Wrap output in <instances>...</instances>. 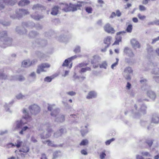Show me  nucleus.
I'll list each match as a JSON object with an SVG mask.
<instances>
[{"label": "nucleus", "instance_id": "0eeeda50", "mask_svg": "<svg viewBox=\"0 0 159 159\" xmlns=\"http://www.w3.org/2000/svg\"><path fill=\"white\" fill-rule=\"evenodd\" d=\"M29 109L31 113L33 115H36L40 111V108L36 104H34L30 106Z\"/></svg>", "mask_w": 159, "mask_h": 159}, {"label": "nucleus", "instance_id": "6ab92c4d", "mask_svg": "<svg viewBox=\"0 0 159 159\" xmlns=\"http://www.w3.org/2000/svg\"><path fill=\"white\" fill-rule=\"evenodd\" d=\"M147 95L151 99L154 100L156 98V95L154 92L151 90H148L147 93Z\"/></svg>", "mask_w": 159, "mask_h": 159}, {"label": "nucleus", "instance_id": "69168bd1", "mask_svg": "<svg viewBox=\"0 0 159 159\" xmlns=\"http://www.w3.org/2000/svg\"><path fill=\"white\" fill-rule=\"evenodd\" d=\"M31 141L34 143H36L37 141L36 139H35V138L34 136H32L31 138Z\"/></svg>", "mask_w": 159, "mask_h": 159}, {"label": "nucleus", "instance_id": "8fccbe9b", "mask_svg": "<svg viewBox=\"0 0 159 159\" xmlns=\"http://www.w3.org/2000/svg\"><path fill=\"white\" fill-rule=\"evenodd\" d=\"M74 51L76 53L80 52V47L79 46H77Z\"/></svg>", "mask_w": 159, "mask_h": 159}, {"label": "nucleus", "instance_id": "39448f33", "mask_svg": "<svg viewBox=\"0 0 159 159\" xmlns=\"http://www.w3.org/2000/svg\"><path fill=\"white\" fill-rule=\"evenodd\" d=\"M50 65L47 63H43L39 65L36 70V72L39 74L42 72H45L47 71L46 69L50 67Z\"/></svg>", "mask_w": 159, "mask_h": 159}, {"label": "nucleus", "instance_id": "cd10ccee", "mask_svg": "<svg viewBox=\"0 0 159 159\" xmlns=\"http://www.w3.org/2000/svg\"><path fill=\"white\" fill-rule=\"evenodd\" d=\"M30 66V60H29L24 61L22 63V66L23 67H27Z\"/></svg>", "mask_w": 159, "mask_h": 159}, {"label": "nucleus", "instance_id": "ea45409f", "mask_svg": "<svg viewBox=\"0 0 159 159\" xmlns=\"http://www.w3.org/2000/svg\"><path fill=\"white\" fill-rule=\"evenodd\" d=\"M152 73L154 74H159V68H155L152 71Z\"/></svg>", "mask_w": 159, "mask_h": 159}, {"label": "nucleus", "instance_id": "680f3d73", "mask_svg": "<svg viewBox=\"0 0 159 159\" xmlns=\"http://www.w3.org/2000/svg\"><path fill=\"white\" fill-rule=\"evenodd\" d=\"M142 154L143 155V156H147V157L150 156V154L148 152H142Z\"/></svg>", "mask_w": 159, "mask_h": 159}, {"label": "nucleus", "instance_id": "aec40b11", "mask_svg": "<svg viewBox=\"0 0 159 159\" xmlns=\"http://www.w3.org/2000/svg\"><path fill=\"white\" fill-rule=\"evenodd\" d=\"M22 25L23 26L29 28H32L35 26V24L32 22H24Z\"/></svg>", "mask_w": 159, "mask_h": 159}, {"label": "nucleus", "instance_id": "5fc2aeb1", "mask_svg": "<svg viewBox=\"0 0 159 159\" xmlns=\"http://www.w3.org/2000/svg\"><path fill=\"white\" fill-rule=\"evenodd\" d=\"M37 62V60L34 59L31 61H30V66L34 65L36 64Z\"/></svg>", "mask_w": 159, "mask_h": 159}, {"label": "nucleus", "instance_id": "09e8293b", "mask_svg": "<svg viewBox=\"0 0 159 159\" xmlns=\"http://www.w3.org/2000/svg\"><path fill=\"white\" fill-rule=\"evenodd\" d=\"M139 9L141 11H144L146 10V8L143 6L140 5L139 6Z\"/></svg>", "mask_w": 159, "mask_h": 159}, {"label": "nucleus", "instance_id": "72a5a7b5", "mask_svg": "<svg viewBox=\"0 0 159 159\" xmlns=\"http://www.w3.org/2000/svg\"><path fill=\"white\" fill-rule=\"evenodd\" d=\"M7 77V76L3 73V70H1L0 71V79H6Z\"/></svg>", "mask_w": 159, "mask_h": 159}, {"label": "nucleus", "instance_id": "e433bc0d", "mask_svg": "<svg viewBox=\"0 0 159 159\" xmlns=\"http://www.w3.org/2000/svg\"><path fill=\"white\" fill-rule=\"evenodd\" d=\"M88 143V141L87 139L83 140L80 143L81 146L86 145Z\"/></svg>", "mask_w": 159, "mask_h": 159}, {"label": "nucleus", "instance_id": "412c9836", "mask_svg": "<svg viewBox=\"0 0 159 159\" xmlns=\"http://www.w3.org/2000/svg\"><path fill=\"white\" fill-rule=\"evenodd\" d=\"M16 2V0H2L1 3L6 4L13 5Z\"/></svg>", "mask_w": 159, "mask_h": 159}, {"label": "nucleus", "instance_id": "20e7f679", "mask_svg": "<svg viewBox=\"0 0 159 159\" xmlns=\"http://www.w3.org/2000/svg\"><path fill=\"white\" fill-rule=\"evenodd\" d=\"M48 111H51V115L53 117H56L58 115H59V109L56 108L55 105H50L48 104Z\"/></svg>", "mask_w": 159, "mask_h": 159}, {"label": "nucleus", "instance_id": "7c9ffc66", "mask_svg": "<svg viewBox=\"0 0 159 159\" xmlns=\"http://www.w3.org/2000/svg\"><path fill=\"white\" fill-rule=\"evenodd\" d=\"M38 33L35 31H32L29 34V36L30 38H32L38 35Z\"/></svg>", "mask_w": 159, "mask_h": 159}, {"label": "nucleus", "instance_id": "4be33fe9", "mask_svg": "<svg viewBox=\"0 0 159 159\" xmlns=\"http://www.w3.org/2000/svg\"><path fill=\"white\" fill-rule=\"evenodd\" d=\"M16 31L20 34L22 35L27 33V30L24 28L17 27L16 29Z\"/></svg>", "mask_w": 159, "mask_h": 159}, {"label": "nucleus", "instance_id": "a18cd8bd", "mask_svg": "<svg viewBox=\"0 0 159 159\" xmlns=\"http://www.w3.org/2000/svg\"><path fill=\"white\" fill-rule=\"evenodd\" d=\"M66 93L67 95L71 96H75L76 94V93L73 91L67 92Z\"/></svg>", "mask_w": 159, "mask_h": 159}, {"label": "nucleus", "instance_id": "0e129e2a", "mask_svg": "<svg viewBox=\"0 0 159 159\" xmlns=\"http://www.w3.org/2000/svg\"><path fill=\"white\" fill-rule=\"evenodd\" d=\"M30 76L34 78V79L36 77V74L34 72H32L30 75Z\"/></svg>", "mask_w": 159, "mask_h": 159}, {"label": "nucleus", "instance_id": "9d476101", "mask_svg": "<svg viewBox=\"0 0 159 159\" xmlns=\"http://www.w3.org/2000/svg\"><path fill=\"white\" fill-rule=\"evenodd\" d=\"M103 28L104 30L108 33L114 34L115 33V31L114 29L108 23L106 24L104 26Z\"/></svg>", "mask_w": 159, "mask_h": 159}, {"label": "nucleus", "instance_id": "a211bd4d", "mask_svg": "<svg viewBox=\"0 0 159 159\" xmlns=\"http://www.w3.org/2000/svg\"><path fill=\"white\" fill-rule=\"evenodd\" d=\"M9 79L10 80H16L20 81H22L25 80V78L22 75H18L15 76H11V78H10Z\"/></svg>", "mask_w": 159, "mask_h": 159}, {"label": "nucleus", "instance_id": "c85d7f7f", "mask_svg": "<svg viewBox=\"0 0 159 159\" xmlns=\"http://www.w3.org/2000/svg\"><path fill=\"white\" fill-rule=\"evenodd\" d=\"M30 3V2L28 0H22L19 2L18 4L19 6H23L28 5Z\"/></svg>", "mask_w": 159, "mask_h": 159}, {"label": "nucleus", "instance_id": "58836bf2", "mask_svg": "<svg viewBox=\"0 0 159 159\" xmlns=\"http://www.w3.org/2000/svg\"><path fill=\"white\" fill-rule=\"evenodd\" d=\"M4 106L5 110L7 111L11 112V111L9 109L10 106H9V103H6Z\"/></svg>", "mask_w": 159, "mask_h": 159}, {"label": "nucleus", "instance_id": "4d7b16f0", "mask_svg": "<svg viewBox=\"0 0 159 159\" xmlns=\"http://www.w3.org/2000/svg\"><path fill=\"white\" fill-rule=\"evenodd\" d=\"M45 126H44L43 127V129L41 128L40 129H39V130L40 131V134H41V133H42V134L43 133V135H46V132H45L43 129H45Z\"/></svg>", "mask_w": 159, "mask_h": 159}, {"label": "nucleus", "instance_id": "4468645a", "mask_svg": "<svg viewBox=\"0 0 159 159\" xmlns=\"http://www.w3.org/2000/svg\"><path fill=\"white\" fill-rule=\"evenodd\" d=\"M23 142L20 139H18L16 140V142L15 144L10 143H9L8 145L9 148L13 147L16 146L17 148L20 147L22 145Z\"/></svg>", "mask_w": 159, "mask_h": 159}, {"label": "nucleus", "instance_id": "de8ad7c7", "mask_svg": "<svg viewBox=\"0 0 159 159\" xmlns=\"http://www.w3.org/2000/svg\"><path fill=\"white\" fill-rule=\"evenodd\" d=\"M52 80V78L49 76H47L44 79V81L48 82H51Z\"/></svg>", "mask_w": 159, "mask_h": 159}, {"label": "nucleus", "instance_id": "b1692460", "mask_svg": "<svg viewBox=\"0 0 159 159\" xmlns=\"http://www.w3.org/2000/svg\"><path fill=\"white\" fill-rule=\"evenodd\" d=\"M44 143H48V145L49 146H50L52 147H57L58 146H61V147L62 146L60 144L59 145H57L56 144H55L53 142H52L51 141L48 140L47 141H45L43 142Z\"/></svg>", "mask_w": 159, "mask_h": 159}, {"label": "nucleus", "instance_id": "2eb2a0df", "mask_svg": "<svg viewBox=\"0 0 159 159\" xmlns=\"http://www.w3.org/2000/svg\"><path fill=\"white\" fill-rule=\"evenodd\" d=\"M151 122L154 124H158L159 123V115L157 114H153L152 117Z\"/></svg>", "mask_w": 159, "mask_h": 159}, {"label": "nucleus", "instance_id": "bf43d9fd", "mask_svg": "<svg viewBox=\"0 0 159 159\" xmlns=\"http://www.w3.org/2000/svg\"><path fill=\"white\" fill-rule=\"evenodd\" d=\"M29 149L28 148L26 147L25 149L22 148L21 149L20 151L23 152H27L29 151Z\"/></svg>", "mask_w": 159, "mask_h": 159}, {"label": "nucleus", "instance_id": "423d86ee", "mask_svg": "<svg viewBox=\"0 0 159 159\" xmlns=\"http://www.w3.org/2000/svg\"><path fill=\"white\" fill-rule=\"evenodd\" d=\"M133 70L131 67H126L123 73V75L125 78L127 80L131 79L130 74L132 73Z\"/></svg>", "mask_w": 159, "mask_h": 159}, {"label": "nucleus", "instance_id": "393cba45", "mask_svg": "<svg viewBox=\"0 0 159 159\" xmlns=\"http://www.w3.org/2000/svg\"><path fill=\"white\" fill-rule=\"evenodd\" d=\"M97 96L96 93L94 91H91L88 94L86 97L87 99H90L96 97Z\"/></svg>", "mask_w": 159, "mask_h": 159}, {"label": "nucleus", "instance_id": "7ed1b4c3", "mask_svg": "<svg viewBox=\"0 0 159 159\" xmlns=\"http://www.w3.org/2000/svg\"><path fill=\"white\" fill-rule=\"evenodd\" d=\"M23 113L24 115L22 118L20 120L16 121V127L17 128H20L22 125L26 124L27 122H30L32 120L31 117L29 115L26 109H23Z\"/></svg>", "mask_w": 159, "mask_h": 159}, {"label": "nucleus", "instance_id": "338daca9", "mask_svg": "<svg viewBox=\"0 0 159 159\" xmlns=\"http://www.w3.org/2000/svg\"><path fill=\"white\" fill-rule=\"evenodd\" d=\"M47 43V42L46 41H43L42 40L41 42V44L43 46H44L46 45Z\"/></svg>", "mask_w": 159, "mask_h": 159}, {"label": "nucleus", "instance_id": "a878e982", "mask_svg": "<svg viewBox=\"0 0 159 159\" xmlns=\"http://www.w3.org/2000/svg\"><path fill=\"white\" fill-rule=\"evenodd\" d=\"M59 7L57 6H55L52 8L51 14L53 15H57L59 12Z\"/></svg>", "mask_w": 159, "mask_h": 159}, {"label": "nucleus", "instance_id": "c9c22d12", "mask_svg": "<svg viewBox=\"0 0 159 159\" xmlns=\"http://www.w3.org/2000/svg\"><path fill=\"white\" fill-rule=\"evenodd\" d=\"M132 30V25L130 24L127 26L126 30V31L128 33H131Z\"/></svg>", "mask_w": 159, "mask_h": 159}, {"label": "nucleus", "instance_id": "864d4df0", "mask_svg": "<svg viewBox=\"0 0 159 159\" xmlns=\"http://www.w3.org/2000/svg\"><path fill=\"white\" fill-rule=\"evenodd\" d=\"M41 6L39 4H37L35 5H34L32 9L34 10L35 9H37L39 8H41Z\"/></svg>", "mask_w": 159, "mask_h": 159}, {"label": "nucleus", "instance_id": "a19ab883", "mask_svg": "<svg viewBox=\"0 0 159 159\" xmlns=\"http://www.w3.org/2000/svg\"><path fill=\"white\" fill-rule=\"evenodd\" d=\"M107 66V64L106 62L105 61L103 62L100 65V68H104V69H106Z\"/></svg>", "mask_w": 159, "mask_h": 159}, {"label": "nucleus", "instance_id": "37998d69", "mask_svg": "<svg viewBox=\"0 0 159 159\" xmlns=\"http://www.w3.org/2000/svg\"><path fill=\"white\" fill-rule=\"evenodd\" d=\"M146 143L149 147H150L152 145L153 141L152 140L148 139L146 141Z\"/></svg>", "mask_w": 159, "mask_h": 159}, {"label": "nucleus", "instance_id": "f3484780", "mask_svg": "<svg viewBox=\"0 0 159 159\" xmlns=\"http://www.w3.org/2000/svg\"><path fill=\"white\" fill-rule=\"evenodd\" d=\"M65 120V116L63 115L60 114L57 116L55 119L56 122L61 123L64 122Z\"/></svg>", "mask_w": 159, "mask_h": 159}, {"label": "nucleus", "instance_id": "9b49d317", "mask_svg": "<svg viewBox=\"0 0 159 159\" xmlns=\"http://www.w3.org/2000/svg\"><path fill=\"white\" fill-rule=\"evenodd\" d=\"M53 132L52 130L51 129H48L46 132V135H43V134L41 133L40 134V136L42 139H45L49 137L51 135L52 133Z\"/></svg>", "mask_w": 159, "mask_h": 159}, {"label": "nucleus", "instance_id": "052dcab7", "mask_svg": "<svg viewBox=\"0 0 159 159\" xmlns=\"http://www.w3.org/2000/svg\"><path fill=\"white\" fill-rule=\"evenodd\" d=\"M153 79L157 83H159V76H155L153 77Z\"/></svg>", "mask_w": 159, "mask_h": 159}, {"label": "nucleus", "instance_id": "ddd939ff", "mask_svg": "<svg viewBox=\"0 0 159 159\" xmlns=\"http://www.w3.org/2000/svg\"><path fill=\"white\" fill-rule=\"evenodd\" d=\"M125 33V31H122L117 32L116 33L117 36L116 37V40L113 45L119 44V43L121 41V38L120 36H119L118 35L120 34H123Z\"/></svg>", "mask_w": 159, "mask_h": 159}, {"label": "nucleus", "instance_id": "c03bdc74", "mask_svg": "<svg viewBox=\"0 0 159 159\" xmlns=\"http://www.w3.org/2000/svg\"><path fill=\"white\" fill-rule=\"evenodd\" d=\"M105 151H104L102 152L100 155V158L101 159H104L106 155L105 153Z\"/></svg>", "mask_w": 159, "mask_h": 159}, {"label": "nucleus", "instance_id": "49530a36", "mask_svg": "<svg viewBox=\"0 0 159 159\" xmlns=\"http://www.w3.org/2000/svg\"><path fill=\"white\" fill-rule=\"evenodd\" d=\"M25 97V96L23 95L21 93H19V94L17 95L16 96V98L18 99H23Z\"/></svg>", "mask_w": 159, "mask_h": 159}, {"label": "nucleus", "instance_id": "79ce46f5", "mask_svg": "<svg viewBox=\"0 0 159 159\" xmlns=\"http://www.w3.org/2000/svg\"><path fill=\"white\" fill-rule=\"evenodd\" d=\"M116 62L114 63L111 66V69H114V67H116V66H117L118 64L119 60L117 58H116Z\"/></svg>", "mask_w": 159, "mask_h": 159}, {"label": "nucleus", "instance_id": "3c124183", "mask_svg": "<svg viewBox=\"0 0 159 159\" xmlns=\"http://www.w3.org/2000/svg\"><path fill=\"white\" fill-rule=\"evenodd\" d=\"M115 139L114 138H112L111 139L108 140L106 142V144L107 145H109Z\"/></svg>", "mask_w": 159, "mask_h": 159}, {"label": "nucleus", "instance_id": "473e14b6", "mask_svg": "<svg viewBox=\"0 0 159 159\" xmlns=\"http://www.w3.org/2000/svg\"><path fill=\"white\" fill-rule=\"evenodd\" d=\"M65 131V129H61L59 131L60 133H59V135H57V133H55L54 134V137L55 138H57L61 136V135H62V134L64 133V132Z\"/></svg>", "mask_w": 159, "mask_h": 159}, {"label": "nucleus", "instance_id": "2f4dec72", "mask_svg": "<svg viewBox=\"0 0 159 159\" xmlns=\"http://www.w3.org/2000/svg\"><path fill=\"white\" fill-rule=\"evenodd\" d=\"M89 125L88 124L85 126V129H81V134L83 136H84L86 134L88 133V129H87V127L89 126Z\"/></svg>", "mask_w": 159, "mask_h": 159}, {"label": "nucleus", "instance_id": "bb28decb", "mask_svg": "<svg viewBox=\"0 0 159 159\" xmlns=\"http://www.w3.org/2000/svg\"><path fill=\"white\" fill-rule=\"evenodd\" d=\"M32 127L30 126H25L23 127L21 130L19 132V134H23V132L27 131L28 130H30L32 129Z\"/></svg>", "mask_w": 159, "mask_h": 159}, {"label": "nucleus", "instance_id": "c756f323", "mask_svg": "<svg viewBox=\"0 0 159 159\" xmlns=\"http://www.w3.org/2000/svg\"><path fill=\"white\" fill-rule=\"evenodd\" d=\"M36 14H33L31 15L32 18L36 20H39L43 17V16L42 15H36Z\"/></svg>", "mask_w": 159, "mask_h": 159}, {"label": "nucleus", "instance_id": "e2e57ef3", "mask_svg": "<svg viewBox=\"0 0 159 159\" xmlns=\"http://www.w3.org/2000/svg\"><path fill=\"white\" fill-rule=\"evenodd\" d=\"M159 40V36L157 37V38H156L155 39H152V44H153L155 43L157 41Z\"/></svg>", "mask_w": 159, "mask_h": 159}, {"label": "nucleus", "instance_id": "f03ea898", "mask_svg": "<svg viewBox=\"0 0 159 159\" xmlns=\"http://www.w3.org/2000/svg\"><path fill=\"white\" fill-rule=\"evenodd\" d=\"M12 39L7 37V32L5 31L0 33V46L2 48H6L11 44Z\"/></svg>", "mask_w": 159, "mask_h": 159}, {"label": "nucleus", "instance_id": "603ef678", "mask_svg": "<svg viewBox=\"0 0 159 159\" xmlns=\"http://www.w3.org/2000/svg\"><path fill=\"white\" fill-rule=\"evenodd\" d=\"M138 17L141 20H143L146 18V16H142L140 14H139L138 15Z\"/></svg>", "mask_w": 159, "mask_h": 159}, {"label": "nucleus", "instance_id": "6e6552de", "mask_svg": "<svg viewBox=\"0 0 159 159\" xmlns=\"http://www.w3.org/2000/svg\"><path fill=\"white\" fill-rule=\"evenodd\" d=\"M16 16L18 18L22 17L23 16L29 14V12L27 10L19 9L16 11Z\"/></svg>", "mask_w": 159, "mask_h": 159}, {"label": "nucleus", "instance_id": "f704fd0d", "mask_svg": "<svg viewBox=\"0 0 159 159\" xmlns=\"http://www.w3.org/2000/svg\"><path fill=\"white\" fill-rule=\"evenodd\" d=\"M147 108V107L144 105H142L140 109V111L142 113V114H144L146 113V110Z\"/></svg>", "mask_w": 159, "mask_h": 159}, {"label": "nucleus", "instance_id": "13d9d810", "mask_svg": "<svg viewBox=\"0 0 159 159\" xmlns=\"http://www.w3.org/2000/svg\"><path fill=\"white\" fill-rule=\"evenodd\" d=\"M37 54L39 57L41 58H43L44 57V54L40 52H39Z\"/></svg>", "mask_w": 159, "mask_h": 159}, {"label": "nucleus", "instance_id": "5701e85b", "mask_svg": "<svg viewBox=\"0 0 159 159\" xmlns=\"http://www.w3.org/2000/svg\"><path fill=\"white\" fill-rule=\"evenodd\" d=\"M111 37L110 36L107 37L104 39V42L106 46V48H108L109 46L111 43Z\"/></svg>", "mask_w": 159, "mask_h": 159}, {"label": "nucleus", "instance_id": "f8f14e48", "mask_svg": "<svg viewBox=\"0 0 159 159\" xmlns=\"http://www.w3.org/2000/svg\"><path fill=\"white\" fill-rule=\"evenodd\" d=\"M130 43L132 46L136 49L137 48H140V44L139 42L135 39H133L130 40Z\"/></svg>", "mask_w": 159, "mask_h": 159}, {"label": "nucleus", "instance_id": "dca6fc26", "mask_svg": "<svg viewBox=\"0 0 159 159\" xmlns=\"http://www.w3.org/2000/svg\"><path fill=\"white\" fill-rule=\"evenodd\" d=\"M124 52L128 56L132 57L134 56L132 50L128 47H126L125 48L124 51Z\"/></svg>", "mask_w": 159, "mask_h": 159}, {"label": "nucleus", "instance_id": "1a4fd4ad", "mask_svg": "<svg viewBox=\"0 0 159 159\" xmlns=\"http://www.w3.org/2000/svg\"><path fill=\"white\" fill-rule=\"evenodd\" d=\"M77 56L75 55L70 58L65 60L64 63H63L62 66H69L68 64H70V65L69 66V68H70L72 66V63L71 62V60L75 58Z\"/></svg>", "mask_w": 159, "mask_h": 159}, {"label": "nucleus", "instance_id": "774afa93", "mask_svg": "<svg viewBox=\"0 0 159 159\" xmlns=\"http://www.w3.org/2000/svg\"><path fill=\"white\" fill-rule=\"evenodd\" d=\"M136 159H143V158L141 156L137 155L136 156Z\"/></svg>", "mask_w": 159, "mask_h": 159}, {"label": "nucleus", "instance_id": "6e6d98bb", "mask_svg": "<svg viewBox=\"0 0 159 159\" xmlns=\"http://www.w3.org/2000/svg\"><path fill=\"white\" fill-rule=\"evenodd\" d=\"M140 82L142 84H146L147 80L145 79L142 78L140 80Z\"/></svg>", "mask_w": 159, "mask_h": 159}, {"label": "nucleus", "instance_id": "f257e3e1", "mask_svg": "<svg viewBox=\"0 0 159 159\" xmlns=\"http://www.w3.org/2000/svg\"><path fill=\"white\" fill-rule=\"evenodd\" d=\"M87 3V2H78L76 4H71L69 7L67 4H65L63 5L65 7L63 9V10L66 12L75 11L77 10H80V7H84Z\"/></svg>", "mask_w": 159, "mask_h": 159}, {"label": "nucleus", "instance_id": "4c0bfd02", "mask_svg": "<svg viewBox=\"0 0 159 159\" xmlns=\"http://www.w3.org/2000/svg\"><path fill=\"white\" fill-rule=\"evenodd\" d=\"M86 11L89 13H91L93 11L92 8L90 7H86L85 8Z\"/></svg>", "mask_w": 159, "mask_h": 159}]
</instances>
